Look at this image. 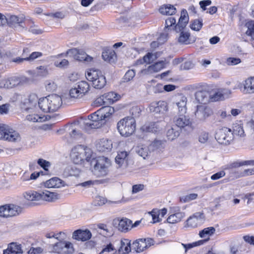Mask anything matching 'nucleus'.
Here are the masks:
<instances>
[{
    "label": "nucleus",
    "instance_id": "nucleus-36",
    "mask_svg": "<svg viewBox=\"0 0 254 254\" xmlns=\"http://www.w3.org/2000/svg\"><path fill=\"white\" fill-rule=\"evenodd\" d=\"M251 165L254 166V160H248L241 162H234L227 166L226 170H233L242 166Z\"/></svg>",
    "mask_w": 254,
    "mask_h": 254
},
{
    "label": "nucleus",
    "instance_id": "nucleus-57",
    "mask_svg": "<svg viewBox=\"0 0 254 254\" xmlns=\"http://www.w3.org/2000/svg\"><path fill=\"white\" fill-rule=\"evenodd\" d=\"M43 55L42 53L39 52H34L27 57V61H33L36 59L41 57Z\"/></svg>",
    "mask_w": 254,
    "mask_h": 254
},
{
    "label": "nucleus",
    "instance_id": "nucleus-4",
    "mask_svg": "<svg viewBox=\"0 0 254 254\" xmlns=\"http://www.w3.org/2000/svg\"><path fill=\"white\" fill-rule=\"evenodd\" d=\"M91 157V150L82 145L74 147L70 153L71 160L76 164H81L85 160L90 162Z\"/></svg>",
    "mask_w": 254,
    "mask_h": 254
},
{
    "label": "nucleus",
    "instance_id": "nucleus-58",
    "mask_svg": "<svg viewBox=\"0 0 254 254\" xmlns=\"http://www.w3.org/2000/svg\"><path fill=\"white\" fill-rule=\"evenodd\" d=\"M135 76V72L133 70H128L124 76L125 81H129L131 80Z\"/></svg>",
    "mask_w": 254,
    "mask_h": 254
},
{
    "label": "nucleus",
    "instance_id": "nucleus-25",
    "mask_svg": "<svg viewBox=\"0 0 254 254\" xmlns=\"http://www.w3.org/2000/svg\"><path fill=\"white\" fill-rule=\"evenodd\" d=\"M21 82V79L16 76L3 79L0 82V88H11L19 85Z\"/></svg>",
    "mask_w": 254,
    "mask_h": 254
},
{
    "label": "nucleus",
    "instance_id": "nucleus-34",
    "mask_svg": "<svg viewBox=\"0 0 254 254\" xmlns=\"http://www.w3.org/2000/svg\"><path fill=\"white\" fill-rule=\"evenodd\" d=\"M243 92L245 94L254 93V77L249 78L245 80Z\"/></svg>",
    "mask_w": 254,
    "mask_h": 254
},
{
    "label": "nucleus",
    "instance_id": "nucleus-3",
    "mask_svg": "<svg viewBox=\"0 0 254 254\" xmlns=\"http://www.w3.org/2000/svg\"><path fill=\"white\" fill-rule=\"evenodd\" d=\"M62 103L61 97L55 94L40 98L38 101L39 108L45 113L57 111L61 107Z\"/></svg>",
    "mask_w": 254,
    "mask_h": 254
},
{
    "label": "nucleus",
    "instance_id": "nucleus-62",
    "mask_svg": "<svg viewBox=\"0 0 254 254\" xmlns=\"http://www.w3.org/2000/svg\"><path fill=\"white\" fill-rule=\"evenodd\" d=\"M154 55L153 54L150 53H148L146 55H145L143 58L144 59V61H145V63L146 64H150L152 63L154 59L153 58V57Z\"/></svg>",
    "mask_w": 254,
    "mask_h": 254
},
{
    "label": "nucleus",
    "instance_id": "nucleus-39",
    "mask_svg": "<svg viewBox=\"0 0 254 254\" xmlns=\"http://www.w3.org/2000/svg\"><path fill=\"white\" fill-rule=\"evenodd\" d=\"M177 32H180L179 36L178 38V41L179 43L182 44H189L190 43L189 38L190 37V33L188 31H185L182 30L180 31H176Z\"/></svg>",
    "mask_w": 254,
    "mask_h": 254
},
{
    "label": "nucleus",
    "instance_id": "nucleus-16",
    "mask_svg": "<svg viewBox=\"0 0 254 254\" xmlns=\"http://www.w3.org/2000/svg\"><path fill=\"white\" fill-rule=\"evenodd\" d=\"M204 219L203 212H196L187 219L185 227L190 228L197 227L203 222Z\"/></svg>",
    "mask_w": 254,
    "mask_h": 254
},
{
    "label": "nucleus",
    "instance_id": "nucleus-37",
    "mask_svg": "<svg viewBox=\"0 0 254 254\" xmlns=\"http://www.w3.org/2000/svg\"><path fill=\"white\" fill-rule=\"evenodd\" d=\"M159 11L164 15H173L176 13V8L171 4H165L159 8Z\"/></svg>",
    "mask_w": 254,
    "mask_h": 254
},
{
    "label": "nucleus",
    "instance_id": "nucleus-30",
    "mask_svg": "<svg viewBox=\"0 0 254 254\" xmlns=\"http://www.w3.org/2000/svg\"><path fill=\"white\" fill-rule=\"evenodd\" d=\"M102 57L104 61L110 63L115 62L117 59L115 51L111 49H104Z\"/></svg>",
    "mask_w": 254,
    "mask_h": 254
},
{
    "label": "nucleus",
    "instance_id": "nucleus-50",
    "mask_svg": "<svg viewBox=\"0 0 254 254\" xmlns=\"http://www.w3.org/2000/svg\"><path fill=\"white\" fill-rule=\"evenodd\" d=\"M27 119L33 122H42L45 121V117H40L38 115H29L27 116Z\"/></svg>",
    "mask_w": 254,
    "mask_h": 254
},
{
    "label": "nucleus",
    "instance_id": "nucleus-53",
    "mask_svg": "<svg viewBox=\"0 0 254 254\" xmlns=\"http://www.w3.org/2000/svg\"><path fill=\"white\" fill-rule=\"evenodd\" d=\"M107 202L106 198L101 196H96L93 201L94 205L95 206H101Z\"/></svg>",
    "mask_w": 254,
    "mask_h": 254
},
{
    "label": "nucleus",
    "instance_id": "nucleus-19",
    "mask_svg": "<svg viewBox=\"0 0 254 254\" xmlns=\"http://www.w3.org/2000/svg\"><path fill=\"white\" fill-rule=\"evenodd\" d=\"M131 241L127 239L116 240L117 252L119 254H128L131 252Z\"/></svg>",
    "mask_w": 254,
    "mask_h": 254
},
{
    "label": "nucleus",
    "instance_id": "nucleus-21",
    "mask_svg": "<svg viewBox=\"0 0 254 254\" xmlns=\"http://www.w3.org/2000/svg\"><path fill=\"white\" fill-rule=\"evenodd\" d=\"M92 237V233L87 229H77L75 230L72 235V238L77 241L86 242Z\"/></svg>",
    "mask_w": 254,
    "mask_h": 254
},
{
    "label": "nucleus",
    "instance_id": "nucleus-52",
    "mask_svg": "<svg viewBox=\"0 0 254 254\" xmlns=\"http://www.w3.org/2000/svg\"><path fill=\"white\" fill-rule=\"evenodd\" d=\"M152 217L153 223L159 222L161 221L162 219L159 217V212L158 209H153L149 212Z\"/></svg>",
    "mask_w": 254,
    "mask_h": 254
},
{
    "label": "nucleus",
    "instance_id": "nucleus-47",
    "mask_svg": "<svg viewBox=\"0 0 254 254\" xmlns=\"http://www.w3.org/2000/svg\"><path fill=\"white\" fill-rule=\"evenodd\" d=\"M195 98L198 102L205 104L208 101L207 93L204 91H198L195 94Z\"/></svg>",
    "mask_w": 254,
    "mask_h": 254
},
{
    "label": "nucleus",
    "instance_id": "nucleus-55",
    "mask_svg": "<svg viewBox=\"0 0 254 254\" xmlns=\"http://www.w3.org/2000/svg\"><path fill=\"white\" fill-rule=\"evenodd\" d=\"M37 163L45 171H48V168L51 166V163L50 162L42 158L38 160Z\"/></svg>",
    "mask_w": 254,
    "mask_h": 254
},
{
    "label": "nucleus",
    "instance_id": "nucleus-32",
    "mask_svg": "<svg viewBox=\"0 0 254 254\" xmlns=\"http://www.w3.org/2000/svg\"><path fill=\"white\" fill-rule=\"evenodd\" d=\"M215 229L213 227L205 228L199 231V235L200 237L204 238V243L207 242L209 240V237L214 234Z\"/></svg>",
    "mask_w": 254,
    "mask_h": 254
},
{
    "label": "nucleus",
    "instance_id": "nucleus-45",
    "mask_svg": "<svg viewBox=\"0 0 254 254\" xmlns=\"http://www.w3.org/2000/svg\"><path fill=\"white\" fill-rule=\"evenodd\" d=\"M164 62L163 61H160L156 63L155 64L150 65L148 68L147 71L149 72H157L160 71L161 69L164 67Z\"/></svg>",
    "mask_w": 254,
    "mask_h": 254
},
{
    "label": "nucleus",
    "instance_id": "nucleus-40",
    "mask_svg": "<svg viewBox=\"0 0 254 254\" xmlns=\"http://www.w3.org/2000/svg\"><path fill=\"white\" fill-rule=\"evenodd\" d=\"M141 129L145 132H156L159 129L158 123L152 122L145 125L141 127Z\"/></svg>",
    "mask_w": 254,
    "mask_h": 254
},
{
    "label": "nucleus",
    "instance_id": "nucleus-26",
    "mask_svg": "<svg viewBox=\"0 0 254 254\" xmlns=\"http://www.w3.org/2000/svg\"><path fill=\"white\" fill-rule=\"evenodd\" d=\"M115 224H118V228L119 231L123 232H127L131 228V224L132 222L127 218H123L121 220L119 219L114 220Z\"/></svg>",
    "mask_w": 254,
    "mask_h": 254
},
{
    "label": "nucleus",
    "instance_id": "nucleus-11",
    "mask_svg": "<svg viewBox=\"0 0 254 254\" xmlns=\"http://www.w3.org/2000/svg\"><path fill=\"white\" fill-rule=\"evenodd\" d=\"M215 138L219 143L228 145L233 140L234 134L231 129L223 127L217 130Z\"/></svg>",
    "mask_w": 254,
    "mask_h": 254
},
{
    "label": "nucleus",
    "instance_id": "nucleus-27",
    "mask_svg": "<svg viewBox=\"0 0 254 254\" xmlns=\"http://www.w3.org/2000/svg\"><path fill=\"white\" fill-rule=\"evenodd\" d=\"M44 242H35L30 247L25 248L26 253L27 254H41L44 252Z\"/></svg>",
    "mask_w": 254,
    "mask_h": 254
},
{
    "label": "nucleus",
    "instance_id": "nucleus-35",
    "mask_svg": "<svg viewBox=\"0 0 254 254\" xmlns=\"http://www.w3.org/2000/svg\"><path fill=\"white\" fill-rule=\"evenodd\" d=\"M80 173V170L75 166L71 165L66 167L64 170L63 175L65 177L69 176H77Z\"/></svg>",
    "mask_w": 254,
    "mask_h": 254
},
{
    "label": "nucleus",
    "instance_id": "nucleus-18",
    "mask_svg": "<svg viewBox=\"0 0 254 254\" xmlns=\"http://www.w3.org/2000/svg\"><path fill=\"white\" fill-rule=\"evenodd\" d=\"M67 54L73 56L76 60L83 61L87 63H90L93 60V58L87 55L85 52L76 48L68 50L67 51Z\"/></svg>",
    "mask_w": 254,
    "mask_h": 254
},
{
    "label": "nucleus",
    "instance_id": "nucleus-9",
    "mask_svg": "<svg viewBox=\"0 0 254 254\" xmlns=\"http://www.w3.org/2000/svg\"><path fill=\"white\" fill-rule=\"evenodd\" d=\"M86 77L88 80L92 82L93 87L96 89H101L106 84L105 77L98 69H89L86 74Z\"/></svg>",
    "mask_w": 254,
    "mask_h": 254
},
{
    "label": "nucleus",
    "instance_id": "nucleus-31",
    "mask_svg": "<svg viewBox=\"0 0 254 254\" xmlns=\"http://www.w3.org/2000/svg\"><path fill=\"white\" fill-rule=\"evenodd\" d=\"M96 147L99 151L104 152L112 149V143L111 140L103 138L97 144Z\"/></svg>",
    "mask_w": 254,
    "mask_h": 254
},
{
    "label": "nucleus",
    "instance_id": "nucleus-44",
    "mask_svg": "<svg viewBox=\"0 0 254 254\" xmlns=\"http://www.w3.org/2000/svg\"><path fill=\"white\" fill-rule=\"evenodd\" d=\"M246 26L248 28L246 34L251 37L252 44H254V21L248 22L246 24Z\"/></svg>",
    "mask_w": 254,
    "mask_h": 254
},
{
    "label": "nucleus",
    "instance_id": "nucleus-51",
    "mask_svg": "<svg viewBox=\"0 0 254 254\" xmlns=\"http://www.w3.org/2000/svg\"><path fill=\"white\" fill-rule=\"evenodd\" d=\"M140 108L138 106H133L129 110L130 114L131 115L132 117L134 119L135 118L139 117L141 113Z\"/></svg>",
    "mask_w": 254,
    "mask_h": 254
},
{
    "label": "nucleus",
    "instance_id": "nucleus-54",
    "mask_svg": "<svg viewBox=\"0 0 254 254\" xmlns=\"http://www.w3.org/2000/svg\"><path fill=\"white\" fill-rule=\"evenodd\" d=\"M204 244V241H198L197 242L192 243L191 244H183L182 245L184 246L185 249V253L187 252V250L190 249L193 247L199 246Z\"/></svg>",
    "mask_w": 254,
    "mask_h": 254
},
{
    "label": "nucleus",
    "instance_id": "nucleus-33",
    "mask_svg": "<svg viewBox=\"0 0 254 254\" xmlns=\"http://www.w3.org/2000/svg\"><path fill=\"white\" fill-rule=\"evenodd\" d=\"M135 150L137 154L143 159H146L151 153V151L149 146L139 145L136 147Z\"/></svg>",
    "mask_w": 254,
    "mask_h": 254
},
{
    "label": "nucleus",
    "instance_id": "nucleus-61",
    "mask_svg": "<svg viewBox=\"0 0 254 254\" xmlns=\"http://www.w3.org/2000/svg\"><path fill=\"white\" fill-rule=\"evenodd\" d=\"M197 197L196 193H191L189 195H186L181 198V200H183L184 202H188L189 201L194 200Z\"/></svg>",
    "mask_w": 254,
    "mask_h": 254
},
{
    "label": "nucleus",
    "instance_id": "nucleus-6",
    "mask_svg": "<svg viewBox=\"0 0 254 254\" xmlns=\"http://www.w3.org/2000/svg\"><path fill=\"white\" fill-rule=\"evenodd\" d=\"M47 249L49 253L57 254L65 253L72 254L75 252L73 244L67 241H59L53 244H49Z\"/></svg>",
    "mask_w": 254,
    "mask_h": 254
},
{
    "label": "nucleus",
    "instance_id": "nucleus-20",
    "mask_svg": "<svg viewBox=\"0 0 254 254\" xmlns=\"http://www.w3.org/2000/svg\"><path fill=\"white\" fill-rule=\"evenodd\" d=\"M25 248L17 242H11L8 244L7 249L3 251L2 254H23L26 253Z\"/></svg>",
    "mask_w": 254,
    "mask_h": 254
},
{
    "label": "nucleus",
    "instance_id": "nucleus-15",
    "mask_svg": "<svg viewBox=\"0 0 254 254\" xmlns=\"http://www.w3.org/2000/svg\"><path fill=\"white\" fill-rule=\"evenodd\" d=\"M20 212V208L13 204L0 206V216L8 217L16 216Z\"/></svg>",
    "mask_w": 254,
    "mask_h": 254
},
{
    "label": "nucleus",
    "instance_id": "nucleus-24",
    "mask_svg": "<svg viewBox=\"0 0 254 254\" xmlns=\"http://www.w3.org/2000/svg\"><path fill=\"white\" fill-rule=\"evenodd\" d=\"M189 21L188 12L186 9H183L181 11V16L179 22L175 26L176 31H180L184 30Z\"/></svg>",
    "mask_w": 254,
    "mask_h": 254
},
{
    "label": "nucleus",
    "instance_id": "nucleus-14",
    "mask_svg": "<svg viewBox=\"0 0 254 254\" xmlns=\"http://www.w3.org/2000/svg\"><path fill=\"white\" fill-rule=\"evenodd\" d=\"M154 243V241L151 238L138 239L132 243V248L136 253H140L153 246Z\"/></svg>",
    "mask_w": 254,
    "mask_h": 254
},
{
    "label": "nucleus",
    "instance_id": "nucleus-7",
    "mask_svg": "<svg viewBox=\"0 0 254 254\" xmlns=\"http://www.w3.org/2000/svg\"><path fill=\"white\" fill-rule=\"evenodd\" d=\"M117 127L122 136H129L132 135L135 130V120L130 117L124 118L118 122Z\"/></svg>",
    "mask_w": 254,
    "mask_h": 254
},
{
    "label": "nucleus",
    "instance_id": "nucleus-23",
    "mask_svg": "<svg viewBox=\"0 0 254 254\" xmlns=\"http://www.w3.org/2000/svg\"><path fill=\"white\" fill-rule=\"evenodd\" d=\"M149 110L156 114H164L168 110L167 104L163 101L152 102L149 106Z\"/></svg>",
    "mask_w": 254,
    "mask_h": 254
},
{
    "label": "nucleus",
    "instance_id": "nucleus-49",
    "mask_svg": "<svg viewBox=\"0 0 254 254\" xmlns=\"http://www.w3.org/2000/svg\"><path fill=\"white\" fill-rule=\"evenodd\" d=\"M115 162L118 165V167L125 169L128 166L129 158L117 159V158H115Z\"/></svg>",
    "mask_w": 254,
    "mask_h": 254
},
{
    "label": "nucleus",
    "instance_id": "nucleus-56",
    "mask_svg": "<svg viewBox=\"0 0 254 254\" xmlns=\"http://www.w3.org/2000/svg\"><path fill=\"white\" fill-rule=\"evenodd\" d=\"M241 62V59L238 58H229L227 59L226 63L229 65H234L240 63Z\"/></svg>",
    "mask_w": 254,
    "mask_h": 254
},
{
    "label": "nucleus",
    "instance_id": "nucleus-64",
    "mask_svg": "<svg viewBox=\"0 0 254 254\" xmlns=\"http://www.w3.org/2000/svg\"><path fill=\"white\" fill-rule=\"evenodd\" d=\"M243 239L246 243L254 245V236L246 235L243 237Z\"/></svg>",
    "mask_w": 254,
    "mask_h": 254
},
{
    "label": "nucleus",
    "instance_id": "nucleus-60",
    "mask_svg": "<svg viewBox=\"0 0 254 254\" xmlns=\"http://www.w3.org/2000/svg\"><path fill=\"white\" fill-rule=\"evenodd\" d=\"M226 173L224 171H221L216 173L212 175L211 176V179L212 180H218L224 176H225Z\"/></svg>",
    "mask_w": 254,
    "mask_h": 254
},
{
    "label": "nucleus",
    "instance_id": "nucleus-38",
    "mask_svg": "<svg viewBox=\"0 0 254 254\" xmlns=\"http://www.w3.org/2000/svg\"><path fill=\"white\" fill-rule=\"evenodd\" d=\"M166 141L162 140L155 139L149 145L150 149L151 151L160 150L163 149L165 146Z\"/></svg>",
    "mask_w": 254,
    "mask_h": 254
},
{
    "label": "nucleus",
    "instance_id": "nucleus-43",
    "mask_svg": "<svg viewBox=\"0 0 254 254\" xmlns=\"http://www.w3.org/2000/svg\"><path fill=\"white\" fill-rule=\"evenodd\" d=\"M38 101V97L35 94H31L28 96V98H25L23 101V104L29 107L36 105Z\"/></svg>",
    "mask_w": 254,
    "mask_h": 254
},
{
    "label": "nucleus",
    "instance_id": "nucleus-1",
    "mask_svg": "<svg viewBox=\"0 0 254 254\" xmlns=\"http://www.w3.org/2000/svg\"><path fill=\"white\" fill-rule=\"evenodd\" d=\"M114 113L113 107L108 105L105 106L90 115L88 116V120L85 122V125L91 128H99L105 123V119Z\"/></svg>",
    "mask_w": 254,
    "mask_h": 254
},
{
    "label": "nucleus",
    "instance_id": "nucleus-63",
    "mask_svg": "<svg viewBox=\"0 0 254 254\" xmlns=\"http://www.w3.org/2000/svg\"><path fill=\"white\" fill-rule=\"evenodd\" d=\"M252 175H254V167L245 170L243 172L241 173L239 176L245 177Z\"/></svg>",
    "mask_w": 254,
    "mask_h": 254
},
{
    "label": "nucleus",
    "instance_id": "nucleus-41",
    "mask_svg": "<svg viewBox=\"0 0 254 254\" xmlns=\"http://www.w3.org/2000/svg\"><path fill=\"white\" fill-rule=\"evenodd\" d=\"M232 132L234 135L235 134L240 137H244L245 136L243 127L242 126V124L241 122L236 123L233 125Z\"/></svg>",
    "mask_w": 254,
    "mask_h": 254
},
{
    "label": "nucleus",
    "instance_id": "nucleus-10",
    "mask_svg": "<svg viewBox=\"0 0 254 254\" xmlns=\"http://www.w3.org/2000/svg\"><path fill=\"white\" fill-rule=\"evenodd\" d=\"M0 139L10 142H18L21 140L19 133L7 125L0 123Z\"/></svg>",
    "mask_w": 254,
    "mask_h": 254
},
{
    "label": "nucleus",
    "instance_id": "nucleus-46",
    "mask_svg": "<svg viewBox=\"0 0 254 254\" xmlns=\"http://www.w3.org/2000/svg\"><path fill=\"white\" fill-rule=\"evenodd\" d=\"M180 130H176L175 128L172 127L169 129L167 131V137L169 140H173L180 135Z\"/></svg>",
    "mask_w": 254,
    "mask_h": 254
},
{
    "label": "nucleus",
    "instance_id": "nucleus-29",
    "mask_svg": "<svg viewBox=\"0 0 254 254\" xmlns=\"http://www.w3.org/2000/svg\"><path fill=\"white\" fill-rule=\"evenodd\" d=\"M25 17L24 15H19L16 16L15 15H10L8 18V25L11 27L15 26L18 25L20 26H22L21 24L24 22Z\"/></svg>",
    "mask_w": 254,
    "mask_h": 254
},
{
    "label": "nucleus",
    "instance_id": "nucleus-17",
    "mask_svg": "<svg viewBox=\"0 0 254 254\" xmlns=\"http://www.w3.org/2000/svg\"><path fill=\"white\" fill-rule=\"evenodd\" d=\"M170 213L167 219V222L170 224L178 223L185 216V212L181 211L180 207L178 206L171 207Z\"/></svg>",
    "mask_w": 254,
    "mask_h": 254
},
{
    "label": "nucleus",
    "instance_id": "nucleus-8",
    "mask_svg": "<svg viewBox=\"0 0 254 254\" xmlns=\"http://www.w3.org/2000/svg\"><path fill=\"white\" fill-rule=\"evenodd\" d=\"M91 164L94 165V171L96 175L99 177H104L107 175L110 166V160L104 156L91 159Z\"/></svg>",
    "mask_w": 254,
    "mask_h": 254
},
{
    "label": "nucleus",
    "instance_id": "nucleus-42",
    "mask_svg": "<svg viewBox=\"0 0 254 254\" xmlns=\"http://www.w3.org/2000/svg\"><path fill=\"white\" fill-rule=\"evenodd\" d=\"M107 105L111 104L119 99L118 95L114 92H110L104 94Z\"/></svg>",
    "mask_w": 254,
    "mask_h": 254
},
{
    "label": "nucleus",
    "instance_id": "nucleus-12",
    "mask_svg": "<svg viewBox=\"0 0 254 254\" xmlns=\"http://www.w3.org/2000/svg\"><path fill=\"white\" fill-rule=\"evenodd\" d=\"M90 88V85L87 81H80L77 83L76 86L70 90L69 95L71 98H81L88 92Z\"/></svg>",
    "mask_w": 254,
    "mask_h": 254
},
{
    "label": "nucleus",
    "instance_id": "nucleus-48",
    "mask_svg": "<svg viewBox=\"0 0 254 254\" xmlns=\"http://www.w3.org/2000/svg\"><path fill=\"white\" fill-rule=\"evenodd\" d=\"M202 19H198L194 20L190 24L191 29L198 31H199L202 26Z\"/></svg>",
    "mask_w": 254,
    "mask_h": 254
},
{
    "label": "nucleus",
    "instance_id": "nucleus-5",
    "mask_svg": "<svg viewBox=\"0 0 254 254\" xmlns=\"http://www.w3.org/2000/svg\"><path fill=\"white\" fill-rule=\"evenodd\" d=\"M24 198L29 201L43 200L52 201L60 198V194L56 192H50L47 190L39 192L30 190L24 193Z\"/></svg>",
    "mask_w": 254,
    "mask_h": 254
},
{
    "label": "nucleus",
    "instance_id": "nucleus-59",
    "mask_svg": "<svg viewBox=\"0 0 254 254\" xmlns=\"http://www.w3.org/2000/svg\"><path fill=\"white\" fill-rule=\"evenodd\" d=\"M176 24V19L175 18L170 17L168 18L165 21V29L172 26L173 25Z\"/></svg>",
    "mask_w": 254,
    "mask_h": 254
},
{
    "label": "nucleus",
    "instance_id": "nucleus-28",
    "mask_svg": "<svg viewBox=\"0 0 254 254\" xmlns=\"http://www.w3.org/2000/svg\"><path fill=\"white\" fill-rule=\"evenodd\" d=\"M44 183L45 187L48 188H60L65 185L64 182L58 177H53Z\"/></svg>",
    "mask_w": 254,
    "mask_h": 254
},
{
    "label": "nucleus",
    "instance_id": "nucleus-2",
    "mask_svg": "<svg viewBox=\"0 0 254 254\" xmlns=\"http://www.w3.org/2000/svg\"><path fill=\"white\" fill-rule=\"evenodd\" d=\"M187 98L182 95L178 96L174 102L178 107L179 114L174 118L173 121L180 130L190 124L189 117L185 115L187 112Z\"/></svg>",
    "mask_w": 254,
    "mask_h": 254
},
{
    "label": "nucleus",
    "instance_id": "nucleus-13",
    "mask_svg": "<svg viewBox=\"0 0 254 254\" xmlns=\"http://www.w3.org/2000/svg\"><path fill=\"white\" fill-rule=\"evenodd\" d=\"M98 251L101 250L99 254L104 253H113L115 254L117 252V247L115 241H111L108 238L105 237L101 241L99 246L97 247Z\"/></svg>",
    "mask_w": 254,
    "mask_h": 254
},
{
    "label": "nucleus",
    "instance_id": "nucleus-22",
    "mask_svg": "<svg viewBox=\"0 0 254 254\" xmlns=\"http://www.w3.org/2000/svg\"><path fill=\"white\" fill-rule=\"evenodd\" d=\"M213 114L212 110L209 107L204 105L197 106V109L195 112V117L199 120H204Z\"/></svg>",
    "mask_w": 254,
    "mask_h": 254
}]
</instances>
